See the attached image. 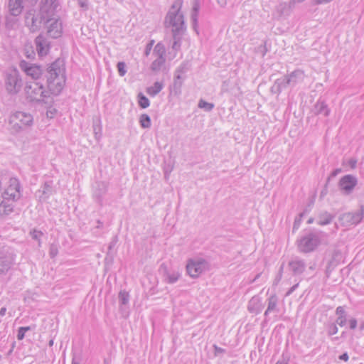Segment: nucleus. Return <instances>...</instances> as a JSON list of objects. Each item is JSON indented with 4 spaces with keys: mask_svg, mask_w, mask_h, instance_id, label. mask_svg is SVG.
Returning <instances> with one entry per match:
<instances>
[{
    "mask_svg": "<svg viewBox=\"0 0 364 364\" xmlns=\"http://www.w3.org/2000/svg\"><path fill=\"white\" fill-rule=\"evenodd\" d=\"M48 91L40 82L33 81L27 82L25 87L26 96L30 102L47 103L50 93L58 95L65 83V65L63 59L58 58L47 68L46 75Z\"/></svg>",
    "mask_w": 364,
    "mask_h": 364,
    "instance_id": "obj_1",
    "label": "nucleus"
},
{
    "mask_svg": "<svg viewBox=\"0 0 364 364\" xmlns=\"http://www.w3.org/2000/svg\"><path fill=\"white\" fill-rule=\"evenodd\" d=\"M21 197V185L16 178H11L8 188L0 196V218L14 212V203Z\"/></svg>",
    "mask_w": 364,
    "mask_h": 364,
    "instance_id": "obj_2",
    "label": "nucleus"
},
{
    "mask_svg": "<svg viewBox=\"0 0 364 364\" xmlns=\"http://www.w3.org/2000/svg\"><path fill=\"white\" fill-rule=\"evenodd\" d=\"M182 1L181 0H176L168 11L165 23L168 26H172L173 36L176 38L177 35L183 34V31L186 29L184 16L181 12Z\"/></svg>",
    "mask_w": 364,
    "mask_h": 364,
    "instance_id": "obj_3",
    "label": "nucleus"
},
{
    "mask_svg": "<svg viewBox=\"0 0 364 364\" xmlns=\"http://www.w3.org/2000/svg\"><path fill=\"white\" fill-rule=\"evenodd\" d=\"M304 78V72L300 69H296L291 73L277 79L271 90L274 93L280 94L282 90L288 87H295L297 84L302 82Z\"/></svg>",
    "mask_w": 364,
    "mask_h": 364,
    "instance_id": "obj_4",
    "label": "nucleus"
},
{
    "mask_svg": "<svg viewBox=\"0 0 364 364\" xmlns=\"http://www.w3.org/2000/svg\"><path fill=\"white\" fill-rule=\"evenodd\" d=\"M33 118L30 113L24 112H16L11 114L9 124L13 132L18 133L33 124Z\"/></svg>",
    "mask_w": 364,
    "mask_h": 364,
    "instance_id": "obj_5",
    "label": "nucleus"
},
{
    "mask_svg": "<svg viewBox=\"0 0 364 364\" xmlns=\"http://www.w3.org/2000/svg\"><path fill=\"white\" fill-rule=\"evenodd\" d=\"M50 21V19L43 14L40 9L38 14L34 9H30L25 14V24L33 33L38 31L43 24Z\"/></svg>",
    "mask_w": 364,
    "mask_h": 364,
    "instance_id": "obj_6",
    "label": "nucleus"
},
{
    "mask_svg": "<svg viewBox=\"0 0 364 364\" xmlns=\"http://www.w3.org/2000/svg\"><path fill=\"white\" fill-rule=\"evenodd\" d=\"M186 269L191 278H198L201 274L209 270L210 264L203 258H191L187 260Z\"/></svg>",
    "mask_w": 364,
    "mask_h": 364,
    "instance_id": "obj_7",
    "label": "nucleus"
},
{
    "mask_svg": "<svg viewBox=\"0 0 364 364\" xmlns=\"http://www.w3.org/2000/svg\"><path fill=\"white\" fill-rule=\"evenodd\" d=\"M321 243L318 233L309 232L298 241V248L300 252L308 253L314 251Z\"/></svg>",
    "mask_w": 364,
    "mask_h": 364,
    "instance_id": "obj_8",
    "label": "nucleus"
},
{
    "mask_svg": "<svg viewBox=\"0 0 364 364\" xmlns=\"http://www.w3.org/2000/svg\"><path fill=\"white\" fill-rule=\"evenodd\" d=\"M15 254L8 246L0 243V274H6L14 265Z\"/></svg>",
    "mask_w": 364,
    "mask_h": 364,
    "instance_id": "obj_9",
    "label": "nucleus"
},
{
    "mask_svg": "<svg viewBox=\"0 0 364 364\" xmlns=\"http://www.w3.org/2000/svg\"><path fill=\"white\" fill-rule=\"evenodd\" d=\"M22 80L16 70L7 73L5 78L6 90L9 94L18 93L21 87Z\"/></svg>",
    "mask_w": 364,
    "mask_h": 364,
    "instance_id": "obj_10",
    "label": "nucleus"
},
{
    "mask_svg": "<svg viewBox=\"0 0 364 364\" xmlns=\"http://www.w3.org/2000/svg\"><path fill=\"white\" fill-rule=\"evenodd\" d=\"M364 218V205H361L359 210L354 212H348L342 214L339 220L343 226L357 225Z\"/></svg>",
    "mask_w": 364,
    "mask_h": 364,
    "instance_id": "obj_11",
    "label": "nucleus"
},
{
    "mask_svg": "<svg viewBox=\"0 0 364 364\" xmlns=\"http://www.w3.org/2000/svg\"><path fill=\"white\" fill-rule=\"evenodd\" d=\"M59 6V0H41L39 4V9L41 13L50 20H52V17L55 16Z\"/></svg>",
    "mask_w": 364,
    "mask_h": 364,
    "instance_id": "obj_12",
    "label": "nucleus"
},
{
    "mask_svg": "<svg viewBox=\"0 0 364 364\" xmlns=\"http://www.w3.org/2000/svg\"><path fill=\"white\" fill-rule=\"evenodd\" d=\"M49 22H46L47 32L50 37L58 38L61 36L63 33L62 23L59 18L55 16L52 17Z\"/></svg>",
    "mask_w": 364,
    "mask_h": 364,
    "instance_id": "obj_13",
    "label": "nucleus"
},
{
    "mask_svg": "<svg viewBox=\"0 0 364 364\" xmlns=\"http://www.w3.org/2000/svg\"><path fill=\"white\" fill-rule=\"evenodd\" d=\"M357 183L358 180L356 177L348 174L340 179L338 186L345 194L348 195L352 193Z\"/></svg>",
    "mask_w": 364,
    "mask_h": 364,
    "instance_id": "obj_14",
    "label": "nucleus"
},
{
    "mask_svg": "<svg viewBox=\"0 0 364 364\" xmlns=\"http://www.w3.org/2000/svg\"><path fill=\"white\" fill-rule=\"evenodd\" d=\"M21 69L33 79H38L42 75V68L35 64H29L22 60L20 63Z\"/></svg>",
    "mask_w": 364,
    "mask_h": 364,
    "instance_id": "obj_15",
    "label": "nucleus"
},
{
    "mask_svg": "<svg viewBox=\"0 0 364 364\" xmlns=\"http://www.w3.org/2000/svg\"><path fill=\"white\" fill-rule=\"evenodd\" d=\"M187 63H182L175 71L174 74V88L180 90L183 81L185 79V74L188 70V66Z\"/></svg>",
    "mask_w": 364,
    "mask_h": 364,
    "instance_id": "obj_16",
    "label": "nucleus"
},
{
    "mask_svg": "<svg viewBox=\"0 0 364 364\" xmlns=\"http://www.w3.org/2000/svg\"><path fill=\"white\" fill-rule=\"evenodd\" d=\"M35 44L39 56L43 57L48 54L50 50V42L43 36H38L35 39Z\"/></svg>",
    "mask_w": 364,
    "mask_h": 364,
    "instance_id": "obj_17",
    "label": "nucleus"
},
{
    "mask_svg": "<svg viewBox=\"0 0 364 364\" xmlns=\"http://www.w3.org/2000/svg\"><path fill=\"white\" fill-rule=\"evenodd\" d=\"M289 267L294 275H300L306 269V263L303 259L294 257L289 262Z\"/></svg>",
    "mask_w": 364,
    "mask_h": 364,
    "instance_id": "obj_18",
    "label": "nucleus"
},
{
    "mask_svg": "<svg viewBox=\"0 0 364 364\" xmlns=\"http://www.w3.org/2000/svg\"><path fill=\"white\" fill-rule=\"evenodd\" d=\"M267 308L264 311V316L267 318L269 314H278L280 310L279 308V298L276 294L271 295L267 299Z\"/></svg>",
    "mask_w": 364,
    "mask_h": 364,
    "instance_id": "obj_19",
    "label": "nucleus"
},
{
    "mask_svg": "<svg viewBox=\"0 0 364 364\" xmlns=\"http://www.w3.org/2000/svg\"><path fill=\"white\" fill-rule=\"evenodd\" d=\"M312 112L316 115L322 114L327 117L330 114V109L323 100H318L314 105Z\"/></svg>",
    "mask_w": 364,
    "mask_h": 364,
    "instance_id": "obj_20",
    "label": "nucleus"
},
{
    "mask_svg": "<svg viewBox=\"0 0 364 364\" xmlns=\"http://www.w3.org/2000/svg\"><path fill=\"white\" fill-rule=\"evenodd\" d=\"M107 188L106 183L104 182H99L97 183V187L93 192V196L98 203H102L103 196L107 193Z\"/></svg>",
    "mask_w": 364,
    "mask_h": 364,
    "instance_id": "obj_21",
    "label": "nucleus"
},
{
    "mask_svg": "<svg viewBox=\"0 0 364 364\" xmlns=\"http://www.w3.org/2000/svg\"><path fill=\"white\" fill-rule=\"evenodd\" d=\"M24 6L26 5L23 3V0H9V7L10 14L14 16H18Z\"/></svg>",
    "mask_w": 364,
    "mask_h": 364,
    "instance_id": "obj_22",
    "label": "nucleus"
},
{
    "mask_svg": "<svg viewBox=\"0 0 364 364\" xmlns=\"http://www.w3.org/2000/svg\"><path fill=\"white\" fill-rule=\"evenodd\" d=\"M247 309L250 313L258 314L262 311V304L257 296H253L248 303Z\"/></svg>",
    "mask_w": 364,
    "mask_h": 364,
    "instance_id": "obj_23",
    "label": "nucleus"
},
{
    "mask_svg": "<svg viewBox=\"0 0 364 364\" xmlns=\"http://www.w3.org/2000/svg\"><path fill=\"white\" fill-rule=\"evenodd\" d=\"M39 198L41 200H47L53 193V187L51 181H46L42 186L41 188L38 191Z\"/></svg>",
    "mask_w": 364,
    "mask_h": 364,
    "instance_id": "obj_24",
    "label": "nucleus"
},
{
    "mask_svg": "<svg viewBox=\"0 0 364 364\" xmlns=\"http://www.w3.org/2000/svg\"><path fill=\"white\" fill-rule=\"evenodd\" d=\"M200 9V3L198 0H195L193 4V9L191 11V21L193 23V28L195 30V31L198 33V31L197 30V25H198V12Z\"/></svg>",
    "mask_w": 364,
    "mask_h": 364,
    "instance_id": "obj_25",
    "label": "nucleus"
},
{
    "mask_svg": "<svg viewBox=\"0 0 364 364\" xmlns=\"http://www.w3.org/2000/svg\"><path fill=\"white\" fill-rule=\"evenodd\" d=\"M333 218L334 215L327 211L321 212L318 215L317 224L322 226L330 224L332 222Z\"/></svg>",
    "mask_w": 364,
    "mask_h": 364,
    "instance_id": "obj_26",
    "label": "nucleus"
},
{
    "mask_svg": "<svg viewBox=\"0 0 364 364\" xmlns=\"http://www.w3.org/2000/svg\"><path fill=\"white\" fill-rule=\"evenodd\" d=\"M163 89V84L159 82H155L151 87L146 88V92L151 97L158 95Z\"/></svg>",
    "mask_w": 364,
    "mask_h": 364,
    "instance_id": "obj_27",
    "label": "nucleus"
},
{
    "mask_svg": "<svg viewBox=\"0 0 364 364\" xmlns=\"http://www.w3.org/2000/svg\"><path fill=\"white\" fill-rule=\"evenodd\" d=\"M164 276L166 282L168 284H174L178 280L181 274L178 272L173 271L171 272H166Z\"/></svg>",
    "mask_w": 364,
    "mask_h": 364,
    "instance_id": "obj_28",
    "label": "nucleus"
},
{
    "mask_svg": "<svg viewBox=\"0 0 364 364\" xmlns=\"http://www.w3.org/2000/svg\"><path fill=\"white\" fill-rule=\"evenodd\" d=\"M153 55L159 58H166V50L164 46L161 43H158L154 48Z\"/></svg>",
    "mask_w": 364,
    "mask_h": 364,
    "instance_id": "obj_29",
    "label": "nucleus"
},
{
    "mask_svg": "<svg viewBox=\"0 0 364 364\" xmlns=\"http://www.w3.org/2000/svg\"><path fill=\"white\" fill-rule=\"evenodd\" d=\"M118 297L121 304L120 309L122 311L123 306H126L129 303V294L126 291H120Z\"/></svg>",
    "mask_w": 364,
    "mask_h": 364,
    "instance_id": "obj_30",
    "label": "nucleus"
},
{
    "mask_svg": "<svg viewBox=\"0 0 364 364\" xmlns=\"http://www.w3.org/2000/svg\"><path fill=\"white\" fill-rule=\"evenodd\" d=\"M166 58H156L151 65V70L154 72L160 70L162 65L165 63Z\"/></svg>",
    "mask_w": 364,
    "mask_h": 364,
    "instance_id": "obj_31",
    "label": "nucleus"
},
{
    "mask_svg": "<svg viewBox=\"0 0 364 364\" xmlns=\"http://www.w3.org/2000/svg\"><path fill=\"white\" fill-rule=\"evenodd\" d=\"M138 98V103L140 107L145 109L147 108L149 105L150 102L149 100L141 92L138 94L137 96Z\"/></svg>",
    "mask_w": 364,
    "mask_h": 364,
    "instance_id": "obj_32",
    "label": "nucleus"
},
{
    "mask_svg": "<svg viewBox=\"0 0 364 364\" xmlns=\"http://www.w3.org/2000/svg\"><path fill=\"white\" fill-rule=\"evenodd\" d=\"M139 123L142 128H149L151 125L150 117L146 114H142L139 118Z\"/></svg>",
    "mask_w": 364,
    "mask_h": 364,
    "instance_id": "obj_33",
    "label": "nucleus"
},
{
    "mask_svg": "<svg viewBox=\"0 0 364 364\" xmlns=\"http://www.w3.org/2000/svg\"><path fill=\"white\" fill-rule=\"evenodd\" d=\"M198 107L203 109L206 112H210L215 107L214 104L208 102L203 100H200L198 105Z\"/></svg>",
    "mask_w": 364,
    "mask_h": 364,
    "instance_id": "obj_34",
    "label": "nucleus"
},
{
    "mask_svg": "<svg viewBox=\"0 0 364 364\" xmlns=\"http://www.w3.org/2000/svg\"><path fill=\"white\" fill-rule=\"evenodd\" d=\"M338 328L336 323H330L327 325V333L328 336H333L338 333Z\"/></svg>",
    "mask_w": 364,
    "mask_h": 364,
    "instance_id": "obj_35",
    "label": "nucleus"
},
{
    "mask_svg": "<svg viewBox=\"0 0 364 364\" xmlns=\"http://www.w3.org/2000/svg\"><path fill=\"white\" fill-rule=\"evenodd\" d=\"M117 70L119 73V75L121 77H123L125 75L127 70H126V64L124 62H119L117 65Z\"/></svg>",
    "mask_w": 364,
    "mask_h": 364,
    "instance_id": "obj_36",
    "label": "nucleus"
},
{
    "mask_svg": "<svg viewBox=\"0 0 364 364\" xmlns=\"http://www.w3.org/2000/svg\"><path fill=\"white\" fill-rule=\"evenodd\" d=\"M347 322V316H338L336 320V323L340 326H344Z\"/></svg>",
    "mask_w": 364,
    "mask_h": 364,
    "instance_id": "obj_37",
    "label": "nucleus"
},
{
    "mask_svg": "<svg viewBox=\"0 0 364 364\" xmlns=\"http://www.w3.org/2000/svg\"><path fill=\"white\" fill-rule=\"evenodd\" d=\"M42 235H43L42 232L38 231L36 230L31 232V235L32 238L36 240H40V238L42 236Z\"/></svg>",
    "mask_w": 364,
    "mask_h": 364,
    "instance_id": "obj_38",
    "label": "nucleus"
},
{
    "mask_svg": "<svg viewBox=\"0 0 364 364\" xmlns=\"http://www.w3.org/2000/svg\"><path fill=\"white\" fill-rule=\"evenodd\" d=\"M81 355L80 354L73 353L71 364H80Z\"/></svg>",
    "mask_w": 364,
    "mask_h": 364,
    "instance_id": "obj_39",
    "label": "nucleus"
},
{
    "mask_svg": "<svg viewBox=\"0 0 364 364\" xmlns=\"http://www.w3.org/2000/svg\"><path fill=\"white\" fill-rule=\"evenodd\" d=\"M154 41H151L146 46L145 50H144V55L146 56H148L150 54V52L152 49V46L154 45Z\"/></svg>",
    "mask_w": 364,
    "mask_h": 364,
    "instance_id": "obj_40",
    "label": "nucleus"
},
{
    "mask_svg": "<svg viewBox=\"0 0 364 364\" xmlns=\"http://www.w3.org/2000/svg\"><path fill=\"white\" fill-rule=\"evenodd\" d=\"M336 314L338 316H346V312L343 306H338L336 309Z\"/></svg>",
    "mask_w": 364,
    "mask_h": 364,
    "instance_id": "obj_41",
    "label": "nucleus"
},
{
    "mask_svg": "<svg viewBox=\"0 0 364 364\" xmlns=\"http://www.w3.org/2000/svg\"><path fill=\"white\" fill-rule=\"evenodd\" d=\"M301 218H298L297 217L295 218L293 225V231L299 229L300 224L301 223Z\"/></svg>",
    "mask_w": 364,
    "mask_h": 364,
    "instance_id": "obj_42",
    "label": "nucleus"
},
{
    "mask_svg": "<svg viewBox=\"0 0 364 364\" xmlns=\"http://www.w3.org/2000/svg\"><path fill=\"white\" fill-rule=\"evenodd\" d=\"M357 320L355 318H352L349 320V327L350 329H355L357 327Z\"/></svg>",
    "mask_w": 364,
    "mask_h": 364,
    "instance_id": "obj_43",
    "label": "nucleus"
},
{
    "mask_svg": "<svg viewBox=\"0 0 364 364\" xmlns=\"http://www.w3.org/2000/svg\"><path fill=\"white\" fill-rule=\"evenodd\" d=\"M25 332L21 329V328L20 327L18 330V333H17V339L18 341H21L25 337Z\"/></svg>",
    "mask_w": 364,
    "mask_h": 364,
    "instance_id": "obj_44",
    "label": "nucleus"
},
{
    "mask_svg": "<svg viewBox=\"0 0 364 364\" xmlns=\"http://www.w3.org/2000/svg\"><path fill=\"white\" fill-rule=\"evenodd\" d=\"M182 34H179V35H177V38H175L173 36V46H172V48L173 49H176V46H178V43L181 40V36Z\"/></svg>",
    "mask_w": 364,
    "mask_h": 364,
    "instance_id": "obj_45",
    "label": "nucleus"
},
{
    "mask_svg": "<svg viewBox=\"0 0 364 364\" xmlns=\"http://www.w3.org/2000/svg\"><path fill=\"white\" fill-rule=\"evenodd\" d=\"M80 7L87 9V0H77Z\"/></svg>",
    "mask_w": 364,
    "mask_h": 364,
    "instance_id": "obj_46",
    "label": "nucleus"
},
{
    "mask_svg": "<svg viewBox=\"0 0 364 364\" xmlns=\"http://www.w3.org/2000/svg\"><path fill=\"white\" fill-rule=\"evenodd\" d=\"M348 163L352 168H355L357 164V160L355 159H350Z\"/></svg>",
    "mask_w": 364,
    "mask_h": 364,
    "instance_id": "obj_47",
    "label": "nucleus"
},
{
    "mask_svg": "<svg viewBox=\"0 0 364 364\" xmlns=\"http://www.w3.org/2000/svg\"><path fill=\"white\" fill-rule=\"evenodd\" d=\"M58 253V250L53 247V246H51L50 247V255L51 256V257H54Z\"/></svg>",
    "mask_w": 364,
    "mask_h": 364,
    "instance_id": "obj_48",
    "label": "nucleus"
},
{
    "mask_svg": "<svg viewBox=\"0 0 364 364\" xmlns=\"http://www.w3.org/2000/svg\"><path fill=\"white\" fill-rule=\"evenodd\" d=\"M339 359L344 361H348L349 359L348 355L347 353H344L339 356Z\"/></svg>",
    "mask_w": 364,
    "mask_h": 364,
    "instance_id": "obj_49",
    "label": "nucleus"
},
{
    "mask_svg": "<svg viewBox=\"0 0 364 364\" xmlns=\"http://www.w3.org/2000/svg\"><path fill=\"white\" fill-rule=\"evenodd\" d=\"M117 243V237L114 238L112 242H110L108 249L109 252L116 245Z\"/></svg>",
    "mask_w": 364,
    "mask_h": 364,
    "instance_id": "obj_50",
    "label": "nucleus"
},
{
    "mask_svg": "<svg viewBox=\"0 0 364 364\" xmlns=\"http://www.w3.org/2000/svg\"><path fill=\"white\" fill-rule=\"evenodd\" d=\"M298 286H299V284H296L294 285L293 287H291L289 289V290L287 291V295L288 296V295L292 294L295 291V289L298 287Z\"/></svg>",
    "mask_w": 364,
    "mask_h": 364,
    "instance_id": "obj_51",
    "label": "nucleus"
},
{
    "mask_svg": "<svg viewBox=\"0 0 364 364\" xmlns=\"http://www.w3.org/2000/svg\"><path fill=\"white\" fill-rule=\"evenodd\" d=\"M217 2L221 7H225L227 4V0H217Z\"/></svg>",
    "mask_w": 364,
    "mask_h": 364,
    "instance_id": "obj_52",
    "label": "nucleus"
},
{
    "mask_svg": "<svg viewBox=\"0 0 364 364\" xmlns=\"http://www.w3.org/2000/svg\"><path fill=\"white\" fill-rule=\"evenodd\" d=\"M36 2V0H23V3L25 5H26V4L33 5Z\"/></svg>",
    "mask_w": 364,
    "mask_h": 364,
    "instance_id": "obj_53",
    "label": "nucleus"
},
{
    "mask_svg": "<svg viewBox=\"0 0 364 364\" xmlns=\"http://www.w3.org/2000/svg\"><path fill=\"white\" fill-rule=\"evenodd\" d=\"M282 277L281 276V274H278L277 276L276 277L274 281V284L277 285L279 282V281L281 280Z\"/></svg>",
    "mask_w": 364,
    "mask_h": 364,
    "instance_id": "obj_54",
    "label": "nucleus"
},
{
    "mask_svg": "<svg viewBox=\"0 0 364 364\" xmlns=\"http://www.w3.org/2000/svg\"><path fill=\"white\" fill-rule=\"evenodd\" d=\"M27 58H33L34 56H35V53L33 50H31V53H29L28 52H27V55H26Z\"/></svg>",
    "mask_w": 364,
    "mask_h": 364,
    "instance_id": "obj_55",
    "label": "nucleus"
},
{
    "mask_svg": "<svg viewBox=\"0 0 364 364\" xmlns=\"http://www.w3.org/2000/svg\"><path fill=\"white\" fill-rule=\"evenodd\" d=\"M6 307H2L0 309V315L1 316H4L6 314Z\"/></svg>",
    "mask_w": 364,
    "mask_h": 364,
    "instance_id": "obj_56",
    "label": "nucleus"
},
{
    "mask_svg": "<svg viewBox=\"0 0 364 364\" xmlns=\"http://www.w3.org/2000/svg\"><path fill=\"white\" fill-rule=\"evenodd\" d=\"M214 347H215V351L217 353H223L225 351L224 349H223V348H221L220 347H218L217 346H214Z\"/></svg>",
    "mask_w": 364,
    "mask_h": 364,
    "instance_id": "obj_57",
    "label": "nucleus"
},
{
    "mask_svg": "<svg viewBox=\"0 0 364 364\" xmlns=\"http://www.w3.org/2000/svg\"><path fill=\"white\" fill-rule=\"evenodd\" d=\"M21 329L26 333L28 331H31V326H23V327H21Z\"/></svg>",
    "mask_w": 364,
    "mask_h": 364,
    "instance_id": "obj_58",
    "label": "nucleus"
},
{
    "mask_svg": "<svg viewBox=\"0 0 364 364\" xmlns=\"http://www.w3.org/2000/svg\"><path fill=\"white\" fill-rule=\"evenodd\" d=\"M341 171V169L337 168L335 171H333L331 173L332 176H336L339 172Z\"/></svg>",
    "mask_w": 364,
    "mask_h": 364,
    "instance_id": "obj_59",
    "label": "nucleus"
},
{
    "mask_svg": "<svg viewBox=\"0 0 364 364\" xmlns=\"http://www.w3.org/2000/svg\"><path fill=\"white\" fill-rule=\"evenodd\" d=\"M276 364H287V361H286L284 359L278 360Z\"/></svg>",
    "mask_w": 364,
    "mask_h": 364,
    "instance_id": "obj_60",
    "label": "nucleus"
},
{
    "mask_svg": "<svg viewBox=\"0 0 364 364\" xmlns=\"http://www.w3.org/2000/svg\"><path fill=\"white\" fill-rule=\"evenodd\" d=\"M305 214H306V212L304 211V212L301 213L297 218H301V220H302V218H303V217L304 216Z\"/></svg>",
    "mask_w": 364,
    "mask_h": 364,
    "instance_id": "obj_61",
    "label": "nucleus"
},
{
    "mask_svg": "<svg viewBox=\"0 0 364 364\" xmlns=\"http://www.w3.org/2000/svg\"><path fill=\"white\" fill-rule=\"evenodd\" d=\"M283 269H284V265L282 264V265L280 267V268H279V272H278V274H281V276H282V277Z\"/></svg>",
    "mask_w": 364,
    "mask_h": 364,
    "instance_id": "obj_62",
    "label": "nucleus"
},
{
    "mask_svg": "<svg viewBox=\"0 0 364 364\" xmlns=\"http://www.w3.org/2000/svg\"><path fill=\"white\" fill-rule=\"evenodd\" d=\"M314 220V219L313 218H310L308 220L307 223H308V224H311V223H313Z\"/></svg>",
    "mask_w": 364,
    "mask_h": 364,
    "instance_id": "obj_63",
    "label": "nucleus"
},
{
    "mask_svg": "<svg viewBox=\"0 0 364 364\" xmlns=\"http://www.w3.org/2000/svg\"><path fill=\"white\" fill-rule=\"evenodd\" d=\"M360 329L362 331L364 329V322H363L362 323H360Z\"/></svg>",
    "mask_w": 364,
    "mask_h": 364,
    "instance_id": "obj_64",
    "label": "nucleus"
}]
</instances>
